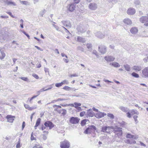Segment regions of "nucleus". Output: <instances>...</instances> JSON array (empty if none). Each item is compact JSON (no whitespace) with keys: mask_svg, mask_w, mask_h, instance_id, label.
<instances>
[{"mask_svg":"<svg viewBox=\"0 0 148 148\" xmlns=\"http://www.w3.org/2000/svg\"><path fill=\"white\" fill-rule=\"evenodd\" d=\"M97 130V128L94 125H92L87 128L85 131L84 133L86 134L91 133L93 131Z\"/></svg>","mask_w":148,"mask_h":148,"instance_id":"1","label":"nucleus"},{"mask_svg":"<svg viewBox=\"0 0 148 148\" xmlns=\"http://www.w3.org/2000/svg\"><path fill=\"white\" fill-rule=\"evenodd\" d=\"M113 130L114 132L118 136H121L122 134V128L119 127H114L113 129H112Z\"/></svg>","mask_w":148,"mask_h":148,"instance_id":"2","label":"nucleus"},{"mask_svg":"<svg viewBox=\"0 0 148 148\" xmlns=\"http://www.w3.org/2000/svg\"><path fill=\"white\" fill-rule=\"evenodd\" d=\"M60 147L61 148H69V143L67 140H65L60 143Z\"/></svg>","mask_w":148,"mask_h":148,"instance_id":"3","label":"nucleus"},{"mask_svg":"<svg viewBox=\"0 0 148 148\" xmlns=\"http://www.w3.org/2000/svg\"><path fill=\"white\" fill-rule=\"evenodd\" d=\"M114 127L113 126H103L101 128V132L108 133H110V130L112 129Z\"/></svg>","mask_w":148,"mask_h":148,"instance_id":"4","label":"nucleus"},{"mask_svg":"<svg viewBox=\"0 0 148 148\" xmlns=\"http://www.w3.org/2000/svg\"><path fill=\"white\" fill-rule=\"evenodd\" d=\"M140 21L142 23H146L144 24V25L148 26V17L147 16H142L140 18Z\"/></svg>","mask_w":148,"mask_h":148,"instance_id":"5","label":"nucleus"},{"mask_svg":"<svg viewBox=\"0 0 148 148\" xmlns=\"http://www.w3.org/2000/svg\"><path fill=\"white\" fill-rule=\"evenodd\" d=\"M88 7L91 10H95L97 8L98 5L95 3H91L89 4Z\"/></svg>","mask_w":148,"mask_h":148,"instance_id":"6","label":"nucleus"},{"mask_svg":"<svg viewBox=\"0 0 148 148\" xmlns=\"http://www.w3.org/2000/svg\"><path fill=\"white\" fill-rule=\"evenodd\" d=\"M99 51L102 54H104L107 51L106 47L103 45H101L99 47Z\"/></svg>","mask_w":148,"mask_h":148,"instance_id":"7","label":"nucleus"},{"mask_svg":"<svg viewBox=\"0 0 148 148\" xmlns=\"http://www.w3.org/2000/svg\"><path fill=\"white\" fill-rule=\"evenodd\" d=\"M77 30L78 32L84 33L86 31V29L82 24H80L77 27Z\"/></svg>","mask_w":148,"mask_h":148,"instance_id":"8","label":"nucleus"},{"mask_svg":"<svg viewBox=\"0 0 148 148\" xmlns=\"http://www.w3.org/2000/svg\"><path fill=\"white\" fill-rule=\"evenodd\" d=\"M79 120V119L77 117H72L70 118L69 121L72 124H76L78 123Z\"/></svg>","mask_w":148,"mask_h":148,"instance_id":"9","label":"nucleus"},{"mask_svg":"<svg viewBox=\"0 0 148 148\" xmlns=\"http://www.w3.org/2000/svg\"><path fill=\"white\" fill-rule=\"evenodd\" d=\"M44 125L45 127H49V129H51L54 126V125L52 122L50 121H47L44 123Z\"/></svg>","mask_w":148,"mask_h":148,"instance_id":"10","label":"nucleus"},{"mask_svg":"<svg viewBox=\"0 0 148 148\" xmlns=\"http://www.w3.org/2000/svg\"><path fill=\"white\" fill-rule=\"evenodd\" d=\"M62 23L63 24V25L67 27L68 28H70L71 27V25L70 21H62Z\"/></svg>","mask_w":148,"mask_h":148,"instance_id":"11","label":"nucleus"},{"mask_svg":"<svg viewBox=\"0 0 148 148\" xmlns=\"http://www.w3.org/2000/svg\"><path fill=\"white\" fill-rule=\"evenodd\" d=\"M94 115V112L92 111V110L90 109L87 111V112L86 114L87 117H93Z\"/></svg>","mask_w":148,"mask_h":148,"instance_id":"12","label":"nucleus"},{"mask_svg":"<svg viewBox=\"0 0 148 148\" xmlns=\"http://www.w3.org/2000/svg\"><path fill=\"white\" fill-rule=\"evenodd\" d=\"M127 13L130 15H132L135 13V10L132 8H129L127 12Z\"/></svg>","mask_w":148,"mask_h":148,"instance_id":"13","label":"nucleus"},{"mask_svg":"<svg viewBox=\"0 0 148 148\" xmlns=\"http://www.w3.org/2000/svg\"><path fill=\"white\" fill-rule=\"evenodd\" d=\"M104 59L107 62H110L113 61L114 60L115 58L112 56H105Z\"/></svg>","mask_w":148,"mask_h":148,"instance_id":"14","label":"nucleus"},{"mask_svg":"<svg viewBox=\"0 0 148 148\" xmlns=\"http://www.w3.org/2000/svg\"><path fill=\"white\" fill-rule=\"evenodd\" d=\"M67 8L69 11L71 12H72L75 10V5L74 4L71 3L68 5L67 6Z\"/></svg>","mask_w":148,"mask_h":148,"instance_id":"15","label":"nucleus"},{"mask_svg":"<svg viewBox=\"0 0 148 148\" xmlns=\"http://www.w3.org/2000/svg\"><path fill=\"white\" fill-rule=\"evenodd\" d=\"M106 115V113L99 112L96 114L95 116L97 118H100L103 117Z\"/></svg>","mask_w":148,"mask_h":148,"instance_id":"16","label":"nucleus"},{"mask_svg":"<svg viewBox=\"0 0 148 148\" xmlns=\"http://www.w3.org/2000/svg\"><path fill=\"white\" fill-rule=\"evenodd\" d=\"M142 73L144 77H148V67L142 70Z\"/></svg>","mask_w":148,"mask_h":148,"instance_id":"17","label":"nucleus"},{"mask_svg":"<svg viewBox=\"0 0 148 148\" xmlns=\"http://www.w3.org/2000/svg\"><path fill=\"white\" fill-rule=\"evenodd\" d=\"M15 117L14 116H12L11 115H8L6 117V118L8 119V121L10 123H12L14 120V118Z\"/></svg>","mask_w":148,"mask_h":148,"instance_id":"18","label":"nucleus"},{"mask_svg":"<svg viewBox=\"0 0 148 148\" xmlns=\"http://www.w3.org/2000/svg\"><path fill=\"white\" fill-rule=\"evenodd\" d=\"M138 31V29L136 27H133L130 30L131 33L133 34H136Z\"/></svg>","mask_w":148,"mask_h":148,"instance_id":"19","label":"nucleus"},{"mask_svg":"<svg viewBox=\"0 0 148 148\" xmlns=\"http://www.w3.org/2000/svg\"><path fill=\"white\" fill-rule=\"evenodd\" d=\"M95 36L98 38H102L104 37V35L101 32H98L95 33Z\"/></svg>","mask_w":148,"mask_h":148,"instance_id":"20","label":"nucleus"},{"mask_svg":"<svg viewBox=\"0 0 148 148\" xmlns=\"http://www.w3.org/2000/svg\"><path fill=\"white\" fill-rule=\"evenodd\" d=\"M5 54L3 51L2 49L0 47V59H2L5 57Z\"/></svg>","mask_w":148,"mask_h":148,"instance_id":"21","label":"nucleus"},{"mask_svg":"<svg viewBox=\"0 0 148 148\" xmlns=\"http://www.w3.org/2000/svg\"><path fill=\"white\" fill-rule=\"evenodd\" d=\"M125 142L129 144H135L136 143V141L132 139H127L126 140H125Z\"/></svg>","mask_w":148,"mask_h":148,"instance_id":"22","label":"nucleus"},{"mask_svg":"<svg viewBox=\"0 0 148 148\" xmlns=\"http://www.w3.org/2000/svg\"><path fill=\"white\" fill-rule=\"evenodd\" d=\"M4 2L8 5H11L12 6L16 5V4L15 3L11 1H9L8 0H4Z\"/></svg>","mask_w":148,"mask_h":148,"instance_id":"23","label":"nucleus"},{"mask_svg":"<svg viewBox=\"0 0 148 148\" xmlns=\"http://www.w3.org/2000/svg\"><path fill=\"white\" fill-rule=\"evenodd\" d=\"M119 108L123 112H126L129 111V109L126 107L121 106L119 107Z\"/></svg>","mask_w":148,"mask_h":148,"instance_id":"24","label":"nucleus"},{"mask_svg":"<svg viewBox=\"0 0 148 148\" xmlns=\"http://www.w3.org/2000/svg\"><path fill=\"white\" fill-rule=\"evenodd\" d=\"M77 40L78 42L82 43L85 42H86L85 39L84 38H83L80 36L77 37Z\"/></svg>","mask_w":148,"mask_h":148,"instance_id":"25","label":"nucleus"},{"mask_svg":"<svg viewBox=\"0 0 148 148\" xmlns=\"http://www.w3.org/2000/svg\"><path fill=\"white\" fill-rule=\"evenodd\" d=\"M56 110L60 113H61L63 115H65L66 113V111L65 109H61L60 110Z\"/></svg>","mask_w":148,"mask_h":148,"instance_id":"26","label":"nucleus"},{"mask_svg":"<svg viewBox=\"0 0 148 148\" xmlns=\"http://www.w3.org/2000/svg\"><path fill=\"white\" fill-rule=\"evenodd\" d=\"M123 22L127 25H130L132 24V21L130 20L128 18L125 19L123 20Z\"/></svg>","mask_w":148,"mask_h":148,"instance_id":"27","label":"nucleus"},{"mask_svg":"<svg viewBox=\"0 0 148 148\" xmlns=\"http://www.w3.org/2000/svg\"><path fill=\"white\" fill-rule=\"evenodd\" d=\"M134 3L136 7L139 8L140 7V2L139 0H135Z\"/></svg>","mask_w":148,"mask_h":148,"instance_id":"28","label":"nucleus"},{"mask_svg":"<svg viewBox=\"0 0 148 148\" xmlns=\"http://www.w3.org/2000/svg\"><path fill=\"white\" fill-rule=\"evenodd\" d=\"M133 69L136 71H140L141 69V67L140 65H135L133 67Z\"/></svg>","mask_w":148,"mask_h":148,"instance_id":"29","label":"nucleus"},{"mask_svg":"<svg viewBox=\"0 0 148 148\" xmlns=\"http://www.w3.org/2000/svg\"><path fill=\"white\" fill-rule=\"evenodd\" d=\"M63 89L67 91H69L73 90L74 88H72L68 86H65L63 88Z\"/></svg>","mask_w":148,"mask_h":148,"instance_id":"30","label":"nucleus"},{"mask_svg":"<svg viewBox=\"0 0 148 148\" xmlns=\"http://www.w3.org/2000/svg\"><path fill=\"white\" fill-rule=\"evenodd\" d=\"M22 146V144H21V140L20 138H19L17 144L16 145V148H20Z\"/></svg>","mask_w":148,"mask_h":148,"instance_id":"31","label":"nucleus"},{"mask_svg":"<svg viewBox=\"0 0 148 148\" xmlns=\"http://www.w3.org/2000/svg\"><path fill=\"white\" fill-rule=\"evenodd\" d=\"M130 112L132 114H136L138 115L139 114V112L133 109L131 110Z\"/></svg>","mask_w":148,"mask_h":148,"instance_id":"32","label":"nucleus"},{"mask_svg":"<svg viewBox=\"0 0 148 148\" xmlns=\"http://www.w3.org/2000/svg\"><path fill=\"white\" fill-rule=\"evenodd\" d=\"M87 48L89 49V50L91 51L92 50V45L90 43H88L86 45Z\"/></svg>","mask_w":148,"mask_h":148,"instance_id":"33","label":"nucleus"},{"mask_svg":"<svg viewBox=\"0 0 148 148\" xmlns=\"http://www.w3.org/2000/svg\"><path fill=\"white\" fill-rule=\"evenodd\" d=\"M13 64H20V62L19 61L17 60V59L15 58H13Z\"/></svg>","mask_w":148,"mask_h":148,"instance_id":"34","label":"nucleus"},{"mask_svg":"<svg viewBox=\"0 0 148 148\" xmlns=\"http://www.w3.org/2000/svg\"><path fill=\"white\" fill-rule=\"evenodd\" d=\"M132 76L136 78H138L139 77V75L137 73H136L135 72H133L131 74Z\"/></svg>","mask_w":148,"mask_h":148,"instance_id":"35","label":"nucleus"},{"mask_svg":"<svg viewBox=\"0 0 148 148\" xmlns=\"http://www.w3.org/2000/svg\"><path fill=\"white\" fill-rule=\"evenodd\" d=\"M45 12L46 10L45 9L42 10L40 12L39 14L41 17H43V15L45 14Z\"/></svg>","mask_w":148,"mask_h":148,"instance_id":"36","label":"nucleus"},{"mask_svg":"<svg viewBox=\"0 0 148 148\" xmlns=\"http://www.w3.org/2000/svg\"><path fill=\"white\" fill-rule=\"evenodd\" d=\"M20 78L23 80L27 82H30L29 79L27 77H22Z\"/></svg>","mask_w":148,"mask_h":148,"instance_id":"37","label":"nucleus"},{"mask_svg":"<svg viewBox=\"0 0 148 148\" xmlns=\"http://www.w3.org/2000/svg\"><path fill=\"white\" fill-rule=\"evenodd\" d=\"M62 85L65 84V85H68L69 84V82L68 80H63L62 82Z\"/></svg>","mask_w":148,"mask_h":148,"instance_id":"38","label":"nucleus"},{"mask_svg":"<svg viewBox=\"0 0 148 148\" xmlns=\"http://www.w3.org/2000/svg\"><path fill=\"white\" fill-rule=\"evenodd\" d=\"M92 53L93 54H95L97 57V58H99V56L98 55V53H97V51H96V50H94L93 51V52H92Z\"/></svg>","mask_w":148,"mask_h":148,"instance_id":"39","label":"nucleus"},{"mask_svg":"<svg viewBox=\"0 0 148 148\" xmlns=\"http://www.w3.org/2000/svg\"><path fill=\"white\" fill-rule=\"evenodd\" d=\"M41 121V119L40 118H38L37 119V120L36 123V126H38L39 125Z\"/></svg>","mask_w":148,"mask_h":148,"instance_id":"40","label":"nucleus"},{"mask_svg":"<svg viewBox=\"0 0 148 148\" xmlns=\"http://www.w3.org/2000/svg\"><path fill=\"white\" fill-rule=\"evenodd\" d=\"M74 104L75 105L74 107L75 108H76L77 107H79L81 105V103L77 102H75L74 103Z\"/></svg>","mask_w":148,"mask_h":148,"instance_id":"41","label":"nucleus"},{"mask_svg":"<svg viewBox=\"0 0 148 148\" xmlns=\"http://www.w3.org/2000/svg\"><path fill=\"white\" fill-rule=\"evenodd\" d=\"M20 3L23 4L24 5H29V3L28 2L26 1H20Z\"/></svg>","mask_w":148,"mask_h":148,"instance_id":"42","label":"nucleus"},{"mask_svg":"<svg viewBox=\"0 0 148 148\" xmlns=\"http://www.w3.org/2000/svg\"><path fill=\"white\" fill-rule=\"evenodd\" d=\"M124 68H125V70L127 71H130V67L129 65H124Z\"/></svg>","mask_w":148,"mask_h":148,"instance_id":"43","label":"nucleus"},{"mask_svg":"<svg viewBox=\"0 0 148 148\" xmlns=\"http://www.w3.org/2000/svg\"><path fill=\"white\" fill-rule=\"evenodd\" d=\"M133 135L130 133H128L126 136V137L127 138H133Z\"/></svg>","mask_w":148,"mask_h":148,"instance_id":"44","label":"nucleus"},{"mask_svg":"<svg viewBox=\"0 0 148 148\" xmlns=\"http://www.w3.org/2000/svg\"><path fill=\"white\" fill-rule=\"evenodd\" d=\"M107 116L112 119H113L114 118V116L112 114L108 113L107 114Z\"/></svg>","mask_w":148,"mask_h":148,"instance_id":"45","label":"nucleus"},{"mask_svg":"<svg viewBox=\"0 0 148 148\" xmlns=\"http://www.w3.org/2000/svg\"><path fill=\"white\" fill-rule=\"evenodd\" d=\"M62 82L57 83L55 84V86L57 87H59L62 86Z\"/></svg>","mask_w":148,"mask_h":148,"instance_id":"46","label":"nucleus"},{"mask_svg":"<svg viewBox=\"0 0 148 148\" xmlns=\"http://www.w3.org/2000/svg\"><path fill=\"white\" fill-rule=\"evenodd\" d=\"M137 118L138 116L137 115H134V116L133 118L135 120V122H136V123H137L138 122V121L137 119Z\"/></svg>","mask_w":148,"mask_h":148,"instance_id":"47","label":"nucleus"},{"mask_svg":"<svg viewBox=\"0 0 148 148\" xmlns=\"http://www.w3.org/2000/svg\"><path fill=\"white\" fill-rule=\"evenodd\" d=\"M86 122V120H82L81 122V124L82 126L84 125Z\"/></svg>","mask_w":148,"mask_h":148,"instance_id":"48","label":"nucleus"},{"mask_svg":"<svg viewBox=\"0 0 148 148\" xmlns=\"http://www.w3.org/2000/svg\"><path fill=\"white\" fill-rule=\"evenodd\" d=\"M53 84H52L51 85H50L49 86V87L47 88V89H45V90H46V91L49 90L51 89L53 87Z\"/></svg>","mask_w":148,"mask_h":148,"instance_id":"49","label":"nucleus"},{"mask_svg":"<svg viewBox=\"0 0 148 148\" xmlns=\"http://www.w3.org/2000/svg\"><path fill=\"white\" fill-rule=\"evenodd\" d=\"M31 140H36V138L34 136L33 132H32L31 134Z\"/></svg>","mask_w":148,"mask_h":148,"instance_id":"50","label":"nucleus"},{"mask_svg":"<svg viewBox=\"0 0 148 148\" xmlns=\"http://www.w3.org/2000/svg\"><path fill=\"white\" fill-rule=\"evenodd\" d=\"M85 114H86L85 112L83 111L80 113V116L81 117L83 116Z\"/></svg>","mask_w":148,"mask_h":148,"instance_id":"51","label":"nucleus"},{"mask_svg":"<svg viewBox=\"0 0 148 148\" xmlns=\"http://www.w3.org/2000/svg\"><path fill=\"white\" fill-rule=\"evenodd\" d=\"M77 49L78 50H80L82 52H83L84 51V49L81 46L78 47Z\"/></svg>","mask_w":148,"mask_h":148,"instance_id":"52","label":"nucleus"},{"mask_svg":"<svg viewBox=\"0 0 148 148\" xmlns=\"http://www.w3.org/2000/svg\"><path fill=\"white\" fill-rule=\"evenodd\" d=\"M62 106H71L72 107H74V104H70L68 105L66 104V105H62Z\"/></svg>","mask_w":148,"mask_h":148,"instance_id":"53","label":"nucleus"},{"mask_svg":"<svg viewBox=\"0 0 148 148\" xmlns=\"http://www.w3.org/2000/svg\"><path fill=\"white\" fill-rule=\"evenodd\" d=\"M36 106H35L34 107H29V108L28 109V110H32L33 109H36Z\"/></svg>","mask_w":148,"mask_h":148,"instance_id":"54","label":"nucleus"},{"mask_svg":"<svg viewBox=\"0 0 148 148\" xmlns=\"http://www.w3.org/2000/svg\"><path fill=\"white\" fill-rule=\"evenodd\" d=\"M32 76L36 79H38L39 78V77L36 74H33L32 75Z\"/></svg>","mask_w":148,"mask_h":148,"instance_id":"55","label":"nucleus"},{"mask_svg":"<svg viewBox=\"0 0 148 148\" xmlns=\"http://www.w3.org/2000/svg\"><path fill=\"white\" fill-rule=\"evenodd\" d=\"M146 56L147 57V58H144V59H143V60L145 62H148V56L147 54L146 55Z\"/></svg>","mask_w":148,"mask_h":148,"instance_id":"56","label":"nucleus"},{"mask_svg":"<svg viewBox=\"0 0 148 148\" xmlns=\"http://www.w3.org/2000/svg\"><path fill=\"white\" fill-rule=\"evenodd\" d=\"M45 71L46 73H47L49 75V69L46 68H45Z\"/></svg>","mask_w":148,"mask_h":148,"instance_id":"57","label":"nucleus"},{"mask_svg":"<svg viewBox=\"0 0 148 148\" xmlns=\"http://www.w3.org/2000/svg\"><path fill=\"white\" fill-rule=\"evenodd\" d=\"M66 99H64L61 98H58L55 101H62L64 100H65Z\"/></svg>","mask_w":148,"mask_h":148,"instance_id":"58","label":"nucleus"},{"mask_svg":"<svg viewBox=\"0 0 148 148\" xmlns=\"http://www.w3.org/2000/svg\"><path fill=\"white\" fill-rule=\"evenodd\" d=\"M78 76V75L77 74H76V73L73 74H71L70 75V76L71 77H77Z\"/></svg>","mask_w":148,"mask_h":148,"instance_id":"59","label":"nucleus"},{"mask_svg":"<svg viewBox=\"0 0 148 148\" xmlns=\"http://www.w3.org/2000/svg\"><path fill=\"white\" fill-rule=\"evenodd\" d=\"M24 106L25 107V108L28 110V108H29V106L27 104H24Z\"/></svg>","mask_w":148,"mask_h":148,"instance_id":"60","label":"nucleus"},{"mask_svg":"<svg viewBox=\"0 0 148 148\" xmlns=\"http://www.w3.org/2000/svg\"><path fill=\"white\" fill-rule=\"evenodd\" d=\"M65 30V32L66 33H69V34H70V33L69 32V31L66 28H65L64 27L62 26V27Z\"/></svg>","mask_w":148,"mask_h":148,"instance_id":"61","label":"nucleus"},{"mask_svg":"<svg viewBox=\"0 0 148 148\" xmlns=\"http://www.w3.org/2000/svg\"><path fill=\"white\" fill-rule=\"evenodd\" d=\"M127 116L129 118H130L131 117V114L130 112H128L127 113Z\"/></svg>","mask_w":148,"mask_h":148,"instance_id":"62","label":"nucleus"},{"mask_svg":"<svg viewBox=\"0 0 148 148\" xmlns=\"http://www.w3.org/2000/svg\"><path fill=\"white\" fill-rule=\"evenodd\" d=\"M42 139L43 140H45L47 139V137L45 135V134H42Z\"/></svg>","mask_w":148,"mask_h":148,"instance_id":"63","label":"nucleus"},{"mask_svg":"<svg viewBox=\"0 0 148 148\" xmlns=\"http://www.w3.org/2000/svg\"><path fill=\"white\" fill-rule=\"evenodd\" d=\"M6 13L11 16L12 17L14 18V16L12 14V13L10 12H7Z\"/></svg>","mask_w":148,"mask_h":148,"instance_id":"64","label":"nucleus"}]
</instances>
